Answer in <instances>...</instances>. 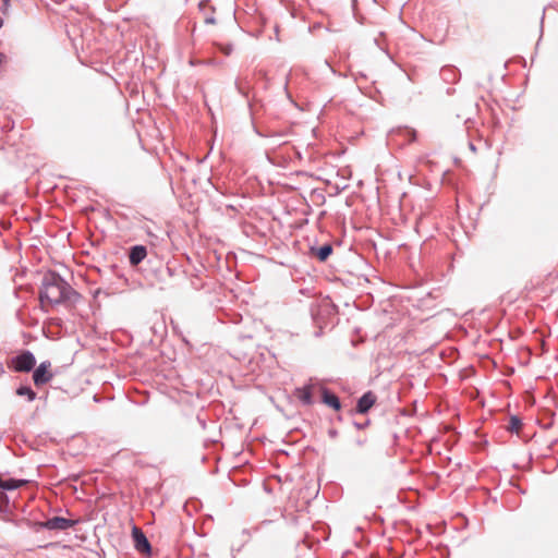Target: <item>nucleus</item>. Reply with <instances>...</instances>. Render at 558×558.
<instances>
[{"mask_svg":"<svg viewBox=\"0 0 558 558\" xmlns=\"http://www.w3.org/2000/svg\"><path fill=\"white\" fill-rule=\"evenodd\" d=\"M404 135H407L409 138H408V142L409 143H412L416 140V132L415 130L413 129H410V128H404L403 131Z\"/></svg>","mask_w":558,"mask_h":558,"instance_id":"obj_15","label":"nucleus"},{"mask_svg":"<svg viewBox=\"0 0 558 558\" xmlns=\"http://www.w3.org/2000/svg\"><path fill=\"white\" fill-rule=\"evenodd\" d=\"M274 525V521L271 520H264L257 525L251 527L250 530H245L244 532L247 533L250 536L263 533L267 531L270 526Z\"/></svg>","mask_w":558,"mask_h":558,"instance_id":"obj_12","label":"nucleus"},{"mask_svg":"<svg viewBox=\"0 0 558 558\" xmlns=\"http://www.w3.org/2000/svg\"><path fill=\"white\" fill-rule=\"evenodd\" d=\"M81 299L82 295L76 292L60 275L50 271L44 276L39 293L41 304H63L68 307H73L81 301Z\"/></svg>","mask_w":558,"mask_h":558,"instance_id":"obj_1","label":"nucleus"},{"mask_svg":"<svg viewBox=\"0 0 558 558\" xmlns=\"http://www.w3.org/2000/svg\"><path fill=\"white\" fill-rule=\"evenodd\" d=\"M36 365L35 355L31 351H23L21 354L12 357L8 367L19 373L31 372Z\"/></svg>","mask_w":558,"mask_h":558,"instance_id":"obj_3","label":"nucleus"},{"mask_svg":"<svg viewBox=\"0 0 558 558\" xmlns=\"http://www.w3.org/2000/svg\"><path fill=\"white\" fill-rule=\"evenodd\" d=\"M324 383L317 378H310L303 386L293 390L294 398L304 407L315 403L316 397L322 396Z\"/></svg>","mask_w":558,"mask_h":558,"instance_id":"obj_2","label":"nucleus"},{"mask_svg":"<svg viewBox=\"0 0 558 558\" xmlns=\"http://www.w3.org/2000/svg\"><path fill=\"white\" fill-rule=\"evenodd\" d=\"M132 537L134 542V547L138 553L149 555L151 551V546L144 534V532L137 527L136 525L132 529Z\"/></svg>","mask_w":558,"mask_h":558,"instance_id":"obj_6","label":"nucleus"},{"mask_svg":"<svg viewBox=\"0 0 558 558\" xmlns=\"http://www.w3.org/2000/svg\"><path fill=\"white\" fill-rule=\"evenodd\" d=\"M320 398L324 404L328 405L335 411H339L341 409L340 399L333 392H331L326 386H324Z\"/></svg>","mask_w":558,"mask_h":558,"instance_id":"obj_8","label":"nucleus"},{"mask_svg":"<svg viewBox=\"0 0 558 558\" xmlns=\"http://www.w3.org/2000/svg\"><path fill=\"white\" fill-rule=\"evenodd\" d=\"M16 395L21 397H27L29 402L36 399V392L28 386H21L16 389Z\"/></svg>","mask_w":558,"mask_h":558,"instance_id":"obj_13","label":"nucleus"},{"mask_svg":"<svg viewBox=\"0 0 558 558\" xmlns=\"http://www.w3.org/2000/svg\"><path fill=\"white\" fill-rule=\"evenodd\" d=\"M75 524V520H70L63 517H53L51 519H48L47 521L38 522L37 526L39 529L65 531L73 527Z\"/></svg>","mask_w":558,"mask_h":558,"instance_id":"obj_4","label":"nucleus"},{"mask_svg":"<svg viewBox=\"0 0 558 558\" xmlns=\"http://www.w3.org/2000/svg\"><path fill=\"white\" fill-rule=\"evenodd\" d=\"M2 25H3V20H2V17H0V28L2 27Z\"/></svg>","mask_w":558,"mask_h":558,"instance_id":"obj_20","label":"nucleus"},{"mask_svg":"<svg viewBox=\"0 0 558 558\" xmlns=\"http://www.w3.org/2000/svg\"><path fill=\"white\" fill-rule=\"evenodd\" d=\"M469 147H470V149H471L472 151H476V148H475V146H474V144H473V143H470V144H469Z\"/></svg>","mask_w":558,"mask_h":558,"instance_id":"obj_19","label":"nucleus"},{"mask_svg":"<svg viewBox=\"0 0 558 558\" xmlns=\"http://www.w3.org/2000/svg\"><path fill=\"white\" fill-rule=\"evenodd\" d=\"M377 397L373 391L365 392L362 397L359 398L355 412L359 414H365L369 411V409L376 403Z\"/></svg>","mask_w":558,"mask_h":558,"instance_id":"obj_7","label":"nucleus"},{"mask_svg":"<svg viewBox=\"0 0 558 558\" xmlns=\"http://www.w3.org/2000/svg\"><path fill=\"white\" fill-rule=\"evenodd\" d=\"M146 256H147L146 247L144 245H135V246L131 247V250H130V255H129L130 264L133 266H136L140 263H142Z\"/></svg>","mask_w":558,"mask_h":558,"instance_id":"obj_9","label":"nucleus"},{"mask_svg":"<svg viewBox=\"0 0 558 558\" xmlns=\"http://www.w3.org/2000/svg\"><path fill=\"white\" fill-rule=\"evenodd\" d=\"M369 421H365L364 423H357L355 422L354 425L359 428V429H362L364 427H366L368 425Z\"/></svg>","mask_w":558,"mask_h":558,"instance_id":"obj_17","label":"nucleus"},{"mask_svg":"<svg viewBox=\"0 0 558 558\" xmlns=\"http://www.w3.org/2000/svg\"><path fill=\"white\" fill-rule=\"evenodd\" d=\"M312 253L320 260L325 262L332 253V246L330 244H324L318 248L312 247Z\"/></svg>","mask_w":558,"mask_h":558,"instance_id":"obj_11","label":"nucleus"},{"mask_svg":"<svg viewBox=\"0 0 558 558\" xmlns=\"http://www.w3.org/2000/svg\"><path fill=\"white\" fill-rule=\"evenodd\" d=\"M218 47L225 56H230L233 51V46L231 44H220Z\"/></svg>","mask_w":558,"mask_h":558,"instance_id":"obj_16","label":"nucleus"},{"mask_svg":"<svg viewBox=\"0 0 558 558\" xmlns=\"http://www.w3.org/2000/svg\"><path fill=\"white\" fill-rule=\"evenodd\" d=\"M51 367V363L49 361L41 362L37 368H35L33 374L34 384L37 387L44 386L48 384L52 377L53 374L49 371Z\"/></svg>","mask_w":558,"mask_h":558,"instance_id":"obj_5","label":"nucleus"},{"mask_svg":"<svg viewBox=\"0 0 558 558\" xmlns=\"http://www.w3.org/2000/svg\"><path fill=\"white\" fill-rule=\"evenodd\" d=\"M292 81V72L289 73L286 80L284 89L288 90V84Z\"/></svg>","mask_w":558,"mask_h":558,"instance_id":"obj_18","label":"nucleus"},{"mask_svg":"<svg viewBox=\"0 0 558 558\" xmlns=\"http://www.w3.org/2000/svg\"><path fill=\"white\" fill-rule=\"evenodd\" d=\"M2 59H3V54L0 53V63L2 62Z\"/></svg>","mask_w":558,"mask_h":558,"instance_id":"obj_21","label":"nucleus"},{"mask_svg":"<svg viewBox=\"0 0 558 558\" xmlns=\"http://www.w3.org/2000/svg\"><path fill=\"white\" fill-rule=\"evenodd\" d=\"M522 427V421L518 416H511L507 429L511 433H519Z\"/></svg>","mask_w":558,"mask_h":558,"instance_id":"obj_14","label":"nucleus"},{"mask_svg":"<svg viewBox=\"0 0 558 558\" xmlns=\"http://www.w3.org/2000/svg\"><path fill=\"white\" fill-rule=\"evenodd\" d=\"M27 484L26 480L8 478L3 480L0 477V488L3 490H14Z\"/></svg>","mask_w":558,"mask_h":558,"instance_id":"obj_10","label":"nucleus"}]
</instances>
